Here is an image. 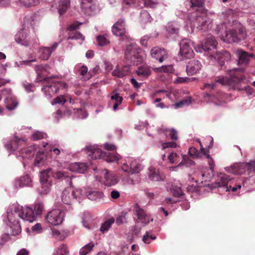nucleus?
Returning <instances> with one entry per match:
<instances>
[{
	"label": "nucleus",
	"instance_id": "nucleus-23",
	"mask_svg": "<svg viewBox=\"0 0 255 255\" xmlns=\"http://www.w3.org/2000/svg\"><path fill=\"white\" fill-rule=\"evenodd\" d=\"M148 177L151 181L159 182L165 179V175L160 172L158 168L151 166L148 168Z\"/></svg>",
	"mask_w": 255,
	"mask_h": 255
},
{
	"label": "nucleus",
	"instance_id": "nucleus-31",
	"mask_svg": "<svg viewBox=\"0 0 255 255\" xmlns=\"http://www.w3.org/2000/svg\"><path fill=\"white\" fill-rule=\"evenodd\" d=\"M191 8L192 10H195L193 12L198 13L205 11L203 7V0H190Z\"/></svg>",
	"mask_w": 255,
	"mask_h": 255
},
{
	"label": "nucleus",
	"instance_id": "nucleus-54",
	"mask_svg": "<svg viewBox=\"0 0 255 255\" xmlns=\"http://www.w3.org/2000/svg\"><path fill=\"white\" fill-rule=\"evenodd\" d=\"M140 18L144 22H150L152 19L149 13L145 10H142L140 12Z\"/></svg>",
	"mask_w": 255,
	"mask_h": 255
},
{
	"label": "nucleus",
	"instance_id": "nucleus-48",
	"mask_svg": "<svg viewBox=\"0 0 255 255\" xmlns=\"http://www.w3.org/2000/svg\"><path fill=\"white\" fill-rule=\"evenodd\" d=\"M223 15L227 20L230 21L236 15V13L233 9H228L223 13Z\"/></svg>",
	"mask_w": 255,
	"mask_h": 255
},
{
	"label": "nucleus",
	"instance_id": "nucleus-34",
	"mask_svg": "<svg viewBox=\"0 0 255 255\" xmlns=\"http://www.w3.org/2000/svg\"><path fill=\"white\" fill-rule=\"evenodd\" d=\"M152 70L157 73H165L170 74L174 71V68L172 65H163L159 67L153 68Z\"/></svg>",
	"mask_w": 255,
	"mask_h": 255
},
{
	"label": "nucleus",
	"instance_id": "nucleus-43",
	"mask_svg": "<svg viewBox=\"0 0 255 255\" xmlns=\"http://www.w3.org/2000/svg\"><path fill=\"white\" fill-rule=\"evenodd\" d=\"M104 176L102 182L107 186H111L112 185V179L111 178V175L110 172L107 169H104L103 171Z\"/></svg>",
	"mask_w": 255,
	"mask_h": 255
},
{
	"label": "nucleus",
	"instance_id": "nucleus-25",
	"mask_svg": "<svg viewBox=\"0 0 255 255\" xmlns=\"http://www.w3.org/2000/svg\"><path fill=\"white\" fill-rule=\"evenodd\" d=\"M15 40L16 42L24 46H28L30 44V38L26 30H20L18 33L15 35Z\"/></svg>",
	"mask_w": 255,
	"mask_h": 255
},
{
	"label": "nucleus",
	"instance_id": "nucleus-51",
	"mask_svg": "<svg viewBox=\"0 0 255 255\" xmlns=\"http://www.w3.org/2000/svg\"><path fill=\"white\" fill-rule=\"evenodd\" d=\"M155 239V236L150 235L149 232H146L143 236L142 241L144 243L148 244L151 242V241L154 240Z\"/></svg>",
	"mask_w": 255,
	"mask_h": 255
},
{
	"label": "nucleus",
	"instance_id": "nucleus-60",
	"mask_svg": "<svg viewBox=\"0 0 255 255\" xmlns=\"http://www.w3.org/2000/svg\"><path fill=\"white\" fill-rule=\"evenodd\" d=\"M43 209V204L40 203H35L34 205V211L37 215L41 214Z\"/></svg>",
	"mask_w": 255,
	"mask_h": 255
},
{
	"label": "nucleus",
	"instance_id": "nucleus-15",
	"mask_svg": "<svg viewBox=\"0 0 255 255\" xmlns=\"http://www.w3.org/2000/svg\"><path fill=\"white\" fill-rule=\"evenodd\" d=\"M227 95L221 92H218L215 95L211 93L206 92L204 95V100L208 103H213L217 106H219L222 103L226 102Z\"/></svg>",
	"mask_w": 255,
	"mask_h": 255
},
{
	"label": "nucleus",
	"instance_id": "nucleus-59",
	"mask_svg": "<svg viewBox=\"0 0 255 255\" xmlns=\"http://www.w3.org/2000/svg\"><path fill=\"white\" fill-rule=\"evenodd\" d=\"M44 158L45 155L43 152L40 151L37 152L35 159V164L38 165L41 163Z\"/></svg>",
	"mask_w": 255,
	"mask_h": 255
},
{
	"label": "nucleus",
	"instance_id": "nucleus-64",
	"mask_svg": "<svg viewBox=\"0 0 255 255\" xmlns=\"http://www.w3.org/2000/svg\"><path fill=\"white\" fill-rule=\"evenodd\" d=\"M32 230L34 232H36L38 233H40L42 231L41 225L40 223L36 224L34 226L32 227Z\"/></svg>",
	"mask_w": 255,
	"mask_h": 255
},
{
	"label": "nucleus",
	"instance_id": "nucleus-33",
	"mask_svg": "<svg viewBox=\"0 0 255 255\" xmlns=\"http://www.w3.org/2000/svg\"><path fill=\"white\" fill-rule=\"evenodd\" d=\"M70 5V0H61L59 1V5L57 8L58 11L60 15L65 13Z\"/></svg>",
	"mask_w": 255,
	"mask_h": 255
},
{
	"label": "nucleus",
	"instance_id": "nucleus-35",
	"mask_svg": "<svg viewBox=\"0 0 255 255\" xmlns=\"http://www.w3.org/2000/svg\"><path fill=\"white\" fill-rule=\"evenodd\" d=\"M31 180L30 177L26 175L20 177L18 180L15 182V186L20 187L23 186H29L31 185Z\"/></svg>",
	"mask_w": 255,
	"mask_h": 255
},
{
	"label": "nucleus",
	"instance_id": "nucleus-7",
	"mask_svg": "<svg viewBox=\"0 0 255 255\" xmlns=\"http://www.w3.org/2000/svg\"><path fill=\"white\" fill-rule=\"evenodd\" d=\"M240 71L237 68L228 71V76H220L216 78L215 82L211 84H205L204 89L207 90H214L216 86V83H219L222 85H231L233 83L238 82L242 79L240 75Z\"/></svg>",
	"mask_w": 255,
	"mask_h": 255
},
{
	"label": "nucleus",
	"instance_id": "nucleus-28",
	"mask_svg": "<svg viewBox=\"0 0 255 255\" xmlns=\"http://www.w3.org/2000/svg\"><path fill=\"white\" fill-rule=\"evenodd\" d=\"M35 70L37 74L39 80H43L44 81L45 78L48 74L50 73V67L46 64H41L35 66Z\"/></svg>",
	"mask_w": 255,
	"mask_h": 255
},
{
	"label": "nucleus",
	"instance_id": "nucleus-46",
	"mask_svg": "<svg viewBox=\"0 0 255 255\" xmlns=\"http://www.w3.org/2000/svg\"><path fill=\"white\" fill-rule=\"evenodd\" d=\"M191 103V97H188L183 99L179 102L176 103L174 105L176 109L181 108L184 106H188Z\"/></svg>",
	"mask_w": 255,
	"mask_h": 255
},
{
	"label": "nucleus",
	"instance_id": "nucleus-58",
	"mask_svg": "<svg viewBox=\"0 0 255 255\" xmlns=\"http://www.w3.org/2000/svg\"><path fill=\"white\" fill-rule=\"evenodd\" d=\"M127 213H122L116 219V223L118 225H121L127 222V218L126 216Z\"/></svg>",
	"mask_w": 255,
	"mask_h": 255
},
{
	"label": "nucleus",
	"instance_id": "nucleus-55",
	"mask_svg": "<svg viewBox=\"0 0 255 255\" xmlns=\"http://www.w3.org/2000/svg\"><path fill=\"white\" fill-rule=\"evenodd\" d=\"M165 132L169 134L172 140H176L178 139L177 132L174 129H165Z\"/></svg>",
	"mask_w": 255,
	"mask_h": 255
},
{
	"label": "nucleus",
	"instance_id": "nucleus-20",
	"mask_svg": "<svg viewBox=\"0 0 255 255\" xmlns=\"http://www.w3.org/2000/svg\"><path fill=\"white\" fill-rule=\"evenodd\" d=\"M168 159L170 162L172 163L177 164L179 163L178 166H179L182 163L186 165L194 164V162L192 160L186 158V157L183 154H181L180 156L179 154L175 152H171L168 156Z\"/></svg>",
	"mask_w": 255,
	"mask_h": 255
},
{
	"label": "nucleus",
	"instance_id": "nucleus-1",
	"mask_svg": "<svg viewBox=\"0 0 255 255\" xmlns=\"http://www.w3.org/2000/svg\"><path fill=\"white\" fill-rule=\"evenodd\" d=\"M247 169L255 173V161H252L248 163H240L225 168L226 171L233 174H242ZM217 178L213 185V187L218 188L219 190L222 192H234L241 189L242 186L243 189H246L250 184L255 183V176L243 180L235 179L230 175L220 173Z\"/></svg>",
	"mask_w": 255,
	"mask_h": 255
},
{
	"label": "nucleus",
	"instance_id": "nucleus-61",
	"mask_svg": "<svg viewBox=\"0 0 255 255\" xmlns=\"http://www.w3.org/2000/svg\"><path fill=\"white\" fill-rule=\"evenodd\" d=\"M176 146L177 143L174 141L165 142L161 144L162 149H164L167 148H175Z\"/></svg>",
	"mask_w": 255,
	"mask_h": 255
},
{
	"label": "nucleus",
	"instance_id": "nucleus-17",
	"mask_svg": "<svg viewBox=\"0 0 255 255\" xmlns=\"http://www.w3.org/2000/svg\"><path fill=\"white\" fill-rule=\"evenodd\" d=\"M45 84L42 88V91L48 98H51L58 90V86L51 78L44 79Z\"/></svg>",
	"mask_w": 255,
	"mask_h": 255
},
{
	"label": "nucleus",
	"instance_id": "nucleus-19",
	"mask_svg": "<svg viewBox=\"0 0 255 255\" xmlns=\"http://www.w3.org/2000/svg\"><path fill=\"white\" fill-rule=\"evenodd\" d=\"M133 212L134 215L137 217L139 222L146 225L152 222L153 219L149 214H147L137 204L134 205Z\"/></svg>",
	"mask_w": 255,
	"mask_h": 255
},
{
	"label": "nucleus",
	"instance_id": "nucleus-3",
	"mask_svg": "<svg viewBox=\"0 0 255 255\" xmlns=\"http://www.w3.org/2000/svg\"><path fill=\"white\" fill-rule=\"evenodd\" d=\"M218 43L215 37L212 35H208L202 42L200 45L195 48L197 52L204 53V55L213 62H217L221 67L225 64L226 61H229L231 58L230 53L226 50H222L220 52H216Z\"/></svg>",
	"mask_w": 255,
	"mask_h": 255
},
{
	"label": "nucleus",
	"instance_id": "nucleus-57",
	"mask_svg": "<svg viewBox=\"0 0 255 255\" xmlns=\"http://www.w3.org/2000/svg\"><path fill=\"white\" fill-rule=\"evenodd\" d=\"M112 147H113V162H116L118 163V162L121 159L122 157L119 154H118L116 151V150L117 149L116 146L115 145L113 144Z\"/></svg>",
	"mask_w": 255,
	"mask_h": 255
},
{
	"label": "nucleus",
	"instance_id": "nucleus-53",
	"mask_svg": "<svg viewBox=\"0 0 255 255\" xmlns=\"http://www.w3.org/2000/svg\"><path fill=\"white\" fill-rule=\"evenodd\" d=\"M69 39H81L83 40L84 36L79 32L74 31L71 32L68 38Z\"/></svg>",
	"mask_w": 255,
	"mask_h": 255
},
{
	"label": "nucleus",
	"instance_id": "nucleus-62",
	"mask_svg": "<svg viewBox=\"0 0 255 255\" xmlns=\"http://www.w3.org/2000/svg\"><path fill=\"white\" fill-rule=\"evenodd\" d=\"M150 38V36L149 35H144L143 37H142L140 40V44L143 46L146 47L147 41Z\"/></svg>",
	"mask_w": 255,
	"mask_h": 255
},
{
	"label": "nucleus",
	"instance_id": "nucleus-10",
	"mask_svg": "<svg viewBox=\"0 0 255 255\" xmlns=\"http://www.w3.org/2000/svg\"><path fill=\"white\" fill-rule=\"evenodd\" d=\"M121 163L122 170L129 174L139 173L143 168L142 164L132 158H128L126 162L121 161Z\"/></svg>",
	"mask_w": 255,
	"mask_h": 255
},
{
	"label": "nucleus",
	"instance_id": "nucleus-47",
	"mask_svg": "<svg viewBox=\"0 0 255 255\" xmlns=\"http://www.w3.org/2000/svg\"><path fill=\"white\" fill-rule=\"evenodd\" d=\"M69 251L64 244H61L56 251L55 255H68Z\"/></svg>",
	"mask_w": 255,
	"mask_h": 255
},
{
	"label": "nucleus",
	"instance_id": "nucleus-41",
	"mask_svg": "<svg viewBox=\"0 0 255 255\" xmlns=\"http://www.w3.org/2000/svg\"><path fill=\"white\" fill-rule=\"evenodd\" d=\"M115 101V103L113 105V109L114 111H116L118 109V106L120 105L122 101H123V98L122 97L120 96L119 94H113V102Z\"/></svg>",
	"mask_w": 255,
	"mask_h": 255
},
{
	"label": "nucleus",
	"instance_id": "nucleus-36",
	"mask_svg": "<svg viewBox=\"0 0 255 255\" xmlns=\"http://www.w3.org/2000/svg\"><path fill=\"white\" fill-rule=\"evenodd\" d=\"M166 31L170 34H177L179 30V25L177 22H169L166 27Z\"/></svg>",
	"mask_w": 255,
	"mask_h": 255
},
{
	"label": "nucleus",
	"instance_id": "nucleus-6",
	"mask_svg": "<svg viewBox=\"0 0 255 255\" xmlns=\"http://www.w3.org/2000/svg\"><path fill=\"white\" fill-rule=\"evenodd\" d=\"M124 57L128 63L137 65L144 61L146 54L136 44L131 43L127 44L125 48Z\"/></svg>",
	"mask_w": 255,
	"mask_h": 255
},
{
	"label": "nucleus",
	"instance_id": "nucleus-14",
	"mask_svg": "<svg viewBox=\"0 0 255 255\" xmlns=\"http://www.w3.org/2000/svg\"><path fill=\"white\" fill-rule=\"evenodd\" d=\"M64 219V213L59 209H54L49 212L46 216L47 222L53 226L61 224Z\"/></svg>",
	"mask_w": 255,
	"mask_h": 255
},
{
	"label": "nucleus",
	"instance_id": "nucleus-63",
	"mask_svg": "<svg viewBox=\"0 0 255 255\" xmlns=\"http://www.w3.org/2000/svg\"><path fill=\"white\" fill-rule=\"evenodd\" d=\"M66 102V100L64 96H58L54 99V104H64Z\"/></svg>",
	"mask_w": 255,
	"mask_h": 255
},
{
	"label": "nucleus",
	"instance_id": "nucleus-32",
	"mask_svg": "<svg viewBox=\"0 0 255 255\" xmlns=\"http://www.w3.org/2000/svg\"><path fill=\"white\" fill-rule=\"evenodd\" d=\"M130 71V68L128 65H125L121 68H118L113 71V76H116L122 78L128 75Z\"/></svg>",
	"mask_w": 255,
	"mask_h": 255
},
{
	"label": "nucleus",
	"instance_id": "nucleus-24",
	"mask_svg": "<svg viewBox=\"0 0 255 255\" xmlns=\"http://www.w3.org/2000/svg\"><path fill=\"white\" fill-rule=\"evenodd\" d=\"M235 53L238 58V64L239 65H247L251 58L253 56V54H249L241 49L236 50Z\"/></svg>",
	"mask_w": 255,
	"mask_h": 255
},
{
	"label": "nucleus",
	"instance_id": "nucleus-40",
	"mask_svg": "<svg viewBox=\"0 0 255 255\" xmlns=\"http://www.w3.org/2000/svg\"><path fill=\"white\" fill-rule=\"evenodd\" d=\"M6 104L7 109L9 110H13L17 107L18 102L14 98H7Z\"/></svg>",
	"mask_w": 255,
	"mask_h": 255
},
{
	"label": "nucleus",
	"instance_id": "nucleus-12",
	"mask_svg": "<svg viewBox=\"0 0 255 255\" xmlns=\"http://www.w3.org/2000/svg\"><path fill=\"white\" fill-rule=\"evenodd\" d=\"M197 141L199 143L200 147H201V152L198 150L196 148L194 147H190L189 149L188 153L189 155L193 157V158H197L200 156L201 153H202L207 159L208 164L209 165L210 168L211 170L213 172L215 164L213 161V159L210 156V155L208 154L209 150H206L202 146V143L200 140L198 139Z\"/></svg>",
	"mask_w": 255,
	"mask_h": 255
},
{
	"label": "nucleus",
	"instance_id": "nucleus-42",
	"mask_svg": "<svg viewBox=\"0 0 255 255\" xmlns=\"http://www.w3.org/2000/svg\"><path fill=\"white\" fill-rule=\"evenodd\" d=\"M21 5L29 7L35 6L39 3V0H19Z\"/></svg>",
	"mask_w": 255,
	"mask_h": 255
},
{
	"label": "nucleus",
	"instance_id": "nucleus-56",
	"mask_svg": "<svg viewBox=\"0 0 255 255\" xmlns=\"http://www.w3.org/2000/svg\"><path fill=\"white\" fill-rule=\"evenodd\" d=\"M171 192L175 197H181L183 194L182 189L180 187H175L171 189Z\"/></svg>",
	"mask_w": 255,
	"mask_h": 255
},
{
	"label": "nucleus",
	"instance_id": "nucleus-8",
	"mask_svg": "<svg viewBox=\"0 0 255 255\" xmlns=\"http://www.w3.org/2000/svg\"><path fill=\"white\" fill-rule=\"evenodd\" d=\"M57 179H64L70 186H72V175L70 173L66 172L64 171H57L53 174L52 169L48 168L42 171L40 173V182L41 183H51L50 178L51 175Z\"/></svg>",
	"mask_w": 255,
	"mask_h": 255
},
{
	"label": "nucleus",
	"instance_id": "nucleus-26",
	"mask_svg": "<svg viewBox=\"0 0 255 255\" xmlns=\"http://www.w3.org/2000/svg\"><path fill=\"white\" fill-rule=\"evenodd\" d=\"M113 34L117 36H123L126 30L125 28V20L123 19H119L113 25Z\"/></svg>",
	"mask_w": 255,
	"mask_h": 255
},
{
	"label": "nucleus",
	"instance_id": "nucleus-38",
	"mask_svg": "<svg viewBox=\"0 0 255 255\" xmlns=\"http://www.w3.org/2000/svg\"><path fill=\"white\" fill-rule=\"evenodd\" d=\"M95 246V243L93 242H91L88 244L82 247L79 251L80 255H86L90 253Z\"/></svg>",
	"mask_w": 255,
	"mask_h": 255
},
{
	"label": "nucleus",
	"instance_id": "nucleus-2",
	"mask_svg": "<svg viewBox=\"0 0 255 255\" xmlns=\"http://www.w3.org/2000/svg\"><path fill=\"white\" fill-rule=\"evenodd\" d=\"M7 218L11 224L12 235L15 236L19 234L21 231L20 220L32 222L35 220L36 216L32 209L29 207L12 205L7 209Z\"/></svg>",
	"mask_w": 255,
	"mask_h": 255
},
{
	"label": "nucleus",
	"instance_id": "nucleus-29",
	"mask_svg": "<svg viewBox=\"0 0 255 255\" xmlns=\"http://www.w3.org/2000/svg\"><path fill=\"white\" fill-rule=\"evenodd\" d=\"M69 168L70 170L72 172L84 173L87 170L88 165L85 163L75 162L71 164Z\"/></svg>",
	"mask_w": 255,
	"mask_h": 255
},
{
	"label": "nucleus",
	"instance_id": "nucleus-39",
	"mask_svg": "<svg viewBox=\"0 0 255 255\" xmlns=\"http://www.w3.org/2000/svg\"><path fill=\"white\" fill-rule=\"evenodd\" d=\"M51 183H41V186L38 188V191L40 194H47L50 190Z\"/></svg>",
	"mask_w": 255,
	"mask_h": 255
},
{
	"label": "nucleus",
	"instance_id": "nucleus-9",
	"mask_svg": "<svg viewBox=\"0 0 255 255\" xmlns=\"http://www.w3.org/2000/svg\"><path fill=\"white\" fill-rule=\"evenodd\" d=\"M82 190L81 189L72 190L71 188L65 189L62 192L61 199L63 203L70 205L74 200L80 203L83 197Z\"/></svg>",
	"mask_w": 255,
	"mask_h": 255
},
{
	"label": "nucleus",
	"instance_id": "nucleus-50",
	"mask_svg": "<svg viewBox=\"0 0 255 255\" xmlns=\"http://www.w3.org/2000/svg\"><path fill=\"white\" fill-rule=\"evenodd\" d=\"M46 136V134L45 133L37 131L31 135V139L32 140H38L44 138Z\"/></svg>",
	"mask_w": 255,
	"mask_h": 255
},
{
	"label": "nucleus",
	"instance_id": "nucleus-18",
	"mask_svg": "<svg viewBox=\"0 0 255 255\" xmlns=\"http://www.w3.org/2000/svg\"><path fill=\"white\" fill-rule=\"evenodd\" d=\"M5 147L10 151L17 150L19 152L21 147L27 146L26 140L23 138H18L15 136L14 139L8 141L5 144Z\"/></svg>",
	"mask_w": 255,
	"mask_h": 255
},
{
	"label": "nucleus",
	"instance_id": "nucleus-5",
	"mask_svg": "<svg viewBox=\"0 0 255 255\" xmlns=\"http://www.w3.org/2000/svg\"><path fill=\"white\" fill-rule=\"evenodd\" d=\"M187 25H189L192 31L196 27L199 30L208 31L212 27V20L210 18L206 12L189 13L186 21Z\"/></svg>",
	"mask_w": 255,
	"mask_h": 255
},
{
	"label": "nucleus",
	"instance_id": "nucleus-37",
	"mask_svg": "<svg viewBox=\"0 0 255 255\" xmlns=\"http://www.w3.org/2000/svg\"><path fill=\"white\" fill-rule=\"evenodd\" d=\"M39 52L40 54L41 58L44 60H46L50 56L52 50L50 47H41L39 49Z\"/></svg>",
	"mask_w": 255,
	"mask_h": 255
},
{
	"label": "nucleus",
	"instance_id": "nucleus-4",
	"mask_svg": "<svg viewBox=\"0 0 255 255\" xmlns=\"http://www.w3.org/2000/svg\"><path fill=\"white\" fill-rule=\"evenodd\" d=\"M226 24V22L224 21L221 24L222 29L218 26L216 29L217 33L221 40L225 42L231 43H238L245 39L246 32L243 26L239 25L236 28L233 27L224 31V27L227 29Z\"/></svg>",
	"mask_w": 255,
	"mask_h": 255
},
{
	"label": "nucleus",
	"instance_id": "nucleus-30",
	"mask_svg": "<svg viewBox=\"0 0 255 255\" xmlns=\"http://www.w3.org/2000/svg\"><path fill=\"white\" fill-rule=\"evenodd\" d=\"M137 75L141 78H147L151 74V67L147 65L139 66L136 70Z\"/></svg>",
	"mask_w": 255,
	"mask_h": 255
},
{
	"label": "nucleus",
	"instance_id": "nucleus-22",
	"mask_svg": "<svg viewBox=\"0 0 255 255\" xmlns=\"http://www.w3.org/2000/svg\"><path fill=\"white\" fill-rule=\"evenodd\" d=\"M150 55L152 58L156 59L160 63H162L168 56L167 51L158 46L154 47L151 49Z\"/></svg>",
	"mask_w": 255,
	"mask_h": 255
},
{
	"label": "nucleus",
	"instance_id": "nucleus-13",
	"mask_svg": "<svg viewBox=\"0 0 255 255\" xmlns=\"http://www.w3.org/2000/svg\"><path fill=\"white\" fill-rule=\"evenodd\" d=\"M87 153L88 156L91 159H96L98 158H103L108 162H112V156L109 153L108 154L106 152H103L101 149L99 148L97 146L90 145L86 147Z\"/></svg>",
	"mask_w": 255,
	"mask_h": 255
},
{
	"label": "nucleus",
	"instance_id": "nucleus-52",
	"mask_svg": "<svg viewBox=\"0 0 255 255\" xmlns=\"http://www.w3.org/2000/svg\"><path fill=\"white\" fill-rule=\"evenodd\" d=\"M112 225V218L109 219L106 222H105L103 225H102L100 231L103 233H105L107 232L110 228L111 227Z\"/></svg>",
	"mask_w": 255,
	"mask_h": 255
},
{
	"label": "nucleus",
	"instance_id": "nucleus-49",
	"mask_svg": "<svg viewBox=\"0 0 255 255\" xmlns=\"http://www.w3.org/2000/svg\"><path fill=\"white\" fill-rule=\"evenodd\" d=\"M98 43L100 46H103L110 43V41L107 39V35H99L97 38Z\"/></svg>",
	"mask_w": 255,
	"mask_h": 255
},
{
	"label": "nucleus",
	"instance_id": "nucleus-45",
	"mask_svg": "<svg viewBox=\"0 0 255 255\" xmlns=\"http://www.w3.org/2000/svg\"><path fill=\"white\" fill-rule=\"evenodd\" d=\"M32 148L30 147H21L19 151V154L23 158H28L30 157L32 152Z\"/></svg>",
	"mask_w": 255,
	"mask_h": 255
},
{
	"label": "nucleus",
	"instance_id": "nucleus-44",
	"mask_svg": "<svg viewBox=\"0 0 255 255\" xmlns=\"http://www.w3.org/2000/svg\"><path fill=\"white\" fill-rule=\"evenodd\" d=\"M86 195L89 199L95 200L101 197V192L96 191L89 190L86 192Z\"/></svg>",
	"mask_w": 255,
	"mask_h": 255
},
{
	"label": "nucleus",
	"instance_id": "nucleus-21",
	"mask_svg": "<svg viewBox=\"0 0 255 255\" xmlns=\"http://www.w3.org/2000/svg\"><path fill=\"white\" fill-rule=\"evenodd\" d=\"M96 0H82L81 8L84 13L87 15H92L96 13L97 6L95 3Z\"/></svg>",
	"mask_w": 255,
	"mask_h": 255
},
{
	"label": "nucleus",
	"instance_id": "nucleus-16",
	"mask_svg": "<svg viewBox=\"0 0 255 255\" xmlns=\"http://www.w3.org/2000/svg\"><path fill=\"white\" fill-rule=\"evenodd\" d=\"M124 3L132 7H142V4L149 8H155L158 4L157 0H124Z\"/></svg>",
	"mask_w": 255,
	"mask_h": 255
},
{
	"label": "nucleus",
	"instance_id": "nucleus-27",
	"mask_svg": "<svg viewBox=\"0 0 255 255\" xmlns=\"http://www.w3.org/2000/svg\"><path fill=\"white\" fill-rule=\"evenodd\" d=\"M202 67L201 62L197 60L190 61L186 66V71L188 75H194L200 71Z\"/></svg>",
	"mask_w": 255,
	"mask_h": 255
},
{
	"label": "nucleus",
	"instance_id": "nucleus-11",
	"mask_svg": "<svg viewBox=\"0 0 255 255\" xmlns=\"http://www.w3.org/2000/svg\"><path fill=\"white\" fill-rule=\"evenodd\" d=\"M202 42L198 44L200 45ZM180 54L185 59H190L193 57L194 53L193 48L195 49L193 42L189 39H183L180 42ZM198 45L196 46V47Z\"/></svg>",
	"mask_w": 255,
	"mask_h": 255
}]
</instances>
